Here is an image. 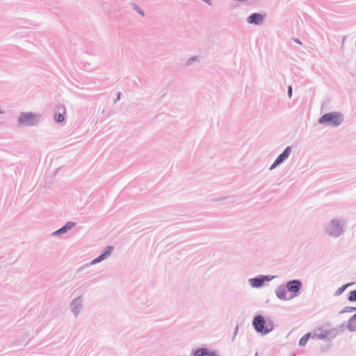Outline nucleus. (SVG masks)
Returning a JSON list of instances; mask_svg holds the SVG:
<instances>
[{
    "instance_id": "obj_1",
    "label": "nucleus",
    "mask_w": 356,
    "mask_h": 356,
    "mask_svg": "<svg viewBox=\"0 0 356 356\" xmlns=\"http://www.w3.org/2000/svg\"><path fill=\"white\" fill-rule=\"evenodd\" d=\"M253 325L258 332L264 334L268 333L273 329V325L271 322H266L262 316H257L253 321Z\"/></svg>"
},
{
    "instance_id": "obj_2",
    "label": "nucleus",
    "mask_w": 356,
    "mask_h": 356,
    "mask_svg": "<svg viewBox=\"0 0 356 356\" xmlns=\"http://www.w3.org/2000/svg\"><path fill=\"white\" fill-rule=\"evenodd\" d=\"M343 121V116L339 113H328L323 115L319 120L320 124L338 126Z\"/></svg>"
},
{
    "instance_id": "obj_3",
    "label": "nucleus",
    "mask_w": 356,
    "mask_h": 356,
    "mask_svg": "<svg viewBox=\"0 0 356 356\" xmlns=\"http://www.w3.org/2000/svg\"><path fill=\"white\" fill-rule=\"evenodd\" d=\"M37 116L32 113H23L19 118V124L23 126L32 125L36 120Z\"/></svg>"
},
{
    "instance_id": "obj_4",
    "label": "nucleus",
    "mask_w": 356,
    "mask_h": 356,
    "mask_svg": "<svg viewBox=\"0 0 356 356\" xmlns=\"http://www.w3.org/2000/svg\"><path fill=\"white\" fill-rule=\"evenodd\" d=\"M193 356H218L214 351H211L208 348H198L193 351Z\"/></svg>"
},
{
    "instance_id": "obj_5",
    "label": "nucleus",
    "mask_w": 356,
    "mask_h": 356,
    "mask_svg": "<svg viewBox=\"0 0 356 356\" xmlns=\"http://www.w3.org/2000/svg\"><path fill=\"white\" fill-rule=\"evenodd\" d=\"M264 19V15L259 13H254L248 17L247 21L249 24H260Z\"/></svg>"
},
{
    "instance_id": "obj_6",
    "label": "nucleus",
    "mask_w": 356,
    "mask_h": 356,
    "mask_svg": "<svg viewBox=\"0 0 356 356\" xmlns=\"http://www.w3.org/2000/svg\"><path fill=\"white\" fill-rule=\"evenodd\" d=\"M300 286L301 284L299 281L293 280L288 283L287 289L291 292L297 293L300 290Z\"/></svg>"
},
{
    "instance_id": "obj_7",
    "label": "nucleus",
    "mask_w": 356,
    "mask_h": 356,
    "mask_svg": "<svg viewBox=\"0 0 356 356\" xmlns=\"http://www.w3.org/2000/svg\"><path fill=\"white\" fill-rule=\"evenodd\" d=\"M112 250H113V248L111 246H108L106 248V250L104 251V252L102 253L100 256H99L96 259H95L92 261V264H96V263L99 262V261H102L103 259H106V257L107 256L111 254Z\"/></svg>"
},
{
    "instance_id": "obj_8",
    "label": "nucleus",
    "mask_w": 356,
    "mask_h": 356,
    "mask_svg": "<svg viewBox=\"0 0 356 356\" xmlns=\"http://www.w3.org/2000/svg\"><path fill=\"white\" fill-rule=\"evenodd\" d=\"M346 327L350 332L356 330V313L349 318Z\"/></svg>"
},
{
    "instance_id": "obj_9",
    "label": "nucleus",
    "mask_w": 356,
    "mask_h": 356,
    "mask_svg": "<svg viewBox=\"0 0 356 356\" xmlns=\"http://www.w3.org/2000/svg\"><path fill=\"white\" fill-rule=\"evenodd\" d=\"M74 225H75L74 222H67L65 225V226H64L63 227L60 228V229L54 232V234H62V233H64V232H66V230L70 229L72 227H73L74 226Z\"/></svg>"
},
{
    "instance_id": "obj_10",
    "label": "nucleus",
    "mask_w": 356,
    "mask_h": 356,
    "mask_svg": "<svg viewBox=\"0 0 356 356\" xmlns=\"http://www.w3.org/2000/svg\"><path fill=\"white\" fill-rule=\"evenodd\" d=\"M285 159H286V158L285 157V155L282 153L278 157L277 159L275 160V161L272 164V165L270 167V170H272L274 168H275L277 165H278L279 164H280L283 161H284Z\"/></svg>"
},
{
    "instance_id": "obj_11",
    "label": "nucleus",
    "mask_w": 356,
    "mask_h": 356,
    "mask_svg": "<svg viewBox=\"0 0 356 356\" xmlns=\"http://www.w3.org/2000/svg\"><path fill=\"white\" fill-rule=\"evenodd\" d=\"M251 285L253 287H260L263 285L264 281L259 278H254L250 280Z\"/></svg>"
},
{
    "instance_id": "obj_12",
    "label": "nucleus",
    "mask_w": 356,
    "mask_h": 356,
    "mask_svg": "<svg viewBox=\"0 0 356 356\" xmlns=\"http://www.w3.org/2000/svg\"><path fill=\"white\" fill-rule=\"evenodd\" d=\"M310 338V334L309 333H307L306 334H305L300 340L299 341V343L300 346H305L306 343H307L308 340Z\"/></svg>"
},
{
    "instance_id": "obj_13",
    "label": "nucleus",
    "mask_w": 356,
    "mask_h": 356,
    "mask_svg": "<svg viewBox=\"0 0 356 356\" xmlns=\"http://www.w3.org/2000/svg\"><path fill=\"white\" fill-rule=\"evenodd\" d=\"M348 300L351 301V302L356 301V290L352 291L350 293V296L348 297Z\"/></svg>"
},
{
    "instance_id": "obj_14",
    "label": "nucleus",
    "mask_w": 356,
    "mask_h": 356,
    "mask_svg": "<svg viewBox=\"0 0 356 356\" xmlns=\"http://www.w3.org/2000/svg\"><path fill=\"white\" fill-rule=\"evenodd\" d=\"M55 120L58 122H61L64 120V115L63 114H61V113H59V114H56L55 115Z\"/></svg>"
},
{
    "instance_id": "obj_15",
    "label": "nucleus",
    "mask_w": 356,
    "mask_h": 356,
    "mask_svg": "<svg viewBox=\"0 0 356 356\" xmlns=\"http://www.w3.org/2000/svg\"><path fill=\"white\" fill-rule=\"evenodd\" d=\"M285 293L286 291L284 289H281L277 292V296H279L280 298L286 299L285 296Z\"/></svg>"
},
{
    "instance_id": "obj_16",
    "label": "nucleus",
    "mask_w": 356,
    "mask_h": 356,
    "mask_svg": "<svg viewBox=\"0 0 356 356\" xmlns=\"http://www.w3.org/2000/svg\"><path fill=\"white\" fill-rule=\"evenodd\" d=\"M291 152V148L290 147H287L284 151L283 154L285 155V157L287 159L289 154Z\"/></svg>"
},
{
    "instance_id": "obj_17",
    "label": "nucleus",
    "mask_w": 356,
    "mask_h": 356,
    "mask_svg": "<svg viewBox=\"0 0 356 356\" xmlns=\"http://www.w3.org/2000/svg\"><path fill=\"white\" fill-rule=\"evenodd\" d=\"M291 152V148L290 147H287L284 151L283 154L285 155V157L287 159L289 154Z\"/></svg>"
},
{
    "instance_id": "obj_18",
    "label": "nucleus",
    "mask_w": 356,
    "mask_h": 356,
    "mask_svg": "<svg viewBox=\"0 0 356 356\" xmlns=\"http://www.w3.org/2000/svg\"><path fill=\"white\" fill-rule=\"evenodd\" d=\"M291 152V148L290 147H287L284 151L283 154L285 155V157L287 159L289 154Z\"/></svg>"
},
{
    "instance_id": "obj_19",
    "label": "nucleus",
    "mask_w": 356,
    "mask_h": 356,
    "mask_svg": "<svg viewBox=\"0 0 356 356\" xmlns=\"http://www.w3.org/2000/svg\"><path fill=\"white\" fill-rule=\"evenodd\" d=\"M348 286V284H346V285H343L341 287L339 288L337 290V294H341L346 289V288Z\"/></svg>"
},
{
    "instance_id": "obj_20",
    "label": "nucleus",
    "mask_w": 356,
    "mask_h": 356,
    "mask_svg": "<svg viewBox=\"0 0 356 356\" xmlns=\"http://www.w3.org/2000/svg\"><path fill=\"white\" fill-rule=\"evenodd\" d=\"M354 311H356V307H349L345 308V309L343 310V312H352Z\"/></svg>"
},
{
    "instance_id": "obj_21",
    "label": "nucleus",
    "mask_w": 356,
    "mask_h": 356,
    "mask_svg": "<svg viewBox=\"0 0 356 356\" xmlns=\"http://www.w3.org/2000/svg\"><path fill=\"white\" fill-rule=\"evenodd\" d=\"M292 95V88L291 86L289 87V96L291 97Z\"/></svg>"
},
{
    "instance_id": "obj_22",
    "label": "nucleus",
    "mask_w": 356,
    "mask_h": 356,
    "mask_svg": "<svg viewBox=\"0 0 356 356\" xmlns=\"http://www.w3.org/2000/svg\"><path fill=\"white\" fill-rule=\"evenodd\" d=\"M139 13H140L142 15H144L143 13L141 11H139Z\"/></svg>"
}]
</instances>
